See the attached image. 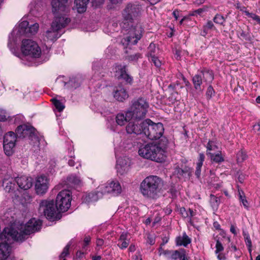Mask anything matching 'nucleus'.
Wrapping results in <instances>:
<instances>
[{"instance_id": "obj_1", "label": "nucleus", "mask_w": 260, "mask_h": 260, "mask_svg": "<svg viewBox=\"0 0 260 260\" xmlns=\"http://www.w3.org/2000/svg\"><path fill=\"white\" fill-rule=\"evenodd\" d=\"M168 139L163 137L158 142H150L140 145L139 155L147 159L157 162L164 161L167 157Z\"/></svg>"}, {"instance_id": "obj_2", "label": "nucleus", "mask_w": 260, "mask_h": 260, "mask_svg": "<svg viewBox=\"0 0 260 260\" xmlns=\"http://www.w3.org/2000/svg\"><path fill=\"white\" fill-rule=\"evenodd\" d=\"M164 185V181L160 177L149 175L141 182L140 191L145 198L155 200L159 198Z\"/></svg>"}, {"instance_id": "obj_3", "label": "nucleus", "mask_w": 260, "mask_h": 260, "mask_svg": "<svg viewBox=\"0 0 260 260\" xmlns=\"http://www.w3.org/2000/svg\"><path fill=\"white\" fill-rule=\"evenodd\" d=\"M149 105L147 100L143 98H139L132 102V105L127 111L128 117L135 120H140L145 117Z\"/></svg>"}, {"instance_id": "obj_4", "label": "nucleus", "mask_w": 260, "mask_h": 260, "mask_svg": "<svg viewBox=\"0 0 260 260\" xmlns=\"http://www.w3.org/2000/svg\"><path fill=\"white\" fill-rule=\"evenodd\" d=\"M143 126V134L149 139L153 140L163 138L164 128L161 123H155L148 118L144 120Z\"/></svg>"}, {"instance_id": "obj_5", "label": "nucleus", "mask_w": 260, "mask_h": 260, "mask_svg": "<svg viewBox=\"0 0 260 260\" xmlns=\"http://www.w3.org/2000/svg\"><path fill=\"white\" fill-rule=\"evenodd\" d=\"M214 79L213 72L208 69L203 68L199 71L192 79V83L194 88L196 90H200L201 86L203 82L207 84L211 83Z\"/></svg>"}, {"instance_id": "obj_6", "label": "nucleus", "mask_w": 260, "mask_h": 260, "mask_svg": "<svg viewBox=\"0 0 260 260\" xmlns=\"http://www.w3.org/2000/svg\"><path fill=\"white\" fill-rule=\"evenodd\" d=\"M128 30V36L121 40L123 44L127 45H136L142 37L143 28L140 24L132 25L131 27H125Z\"/></svg>"}, {"instance_id": "obj_7", "label": "nucleus", "mask_w": 260, "mask_h": 260, "mask_svg": "<svg viewBox=\"0 0 260 260\" xmlns=\"http://www.w3.org/2000/svg\"><path fill=\"white\" fill-rule=\"evenodd\" d=\"M21 50L24 55L34 58L39 57L41 54V50L38 45L29 39L23 40L22 41Z\"/></svg>"}, {"instance_id": "obj_8", "label": "nucleus", "mask_w": 260, "mask_h": 260, "mask_svg": "<svg viewBox=\"0 0 260 260\" xmlns=\"http://www.w3.org/2000/svg\"><path fill=\"white\" fill-rule=\"evenodd\" d=\"M72 192L69 190H63L59 192L56 199V206L57 210L60 212L67 211L71 206Z\"/></svg>"}, {"instance_id": "obj_9", "label": "nucleus", "mask_w": 260, "mask_h": 260, "mask_svg": "<svg viewBox=\"0 0 260 260\" xmlns=\"http://www.w3.org/2000/svg\"><path fill=\"white\" fill-rule=\"evenodd\" d=\"M39 210L43 211L48 219L54 220L56 219L55 215L57 209L53 201H42L40 204Z\"/></svg>"}, {"instance_id": "obj_10", "label": "nucleus", "mask_w": 260, "mask_h": 260, "mask_svg": "<svg viewBox=\"0 0 260 260\" xmlns=\"http://www.w3.org/2000/svg\"><path fill=\"white\" fill-rule=\"evenodd\" d=\"M17 138H24L28 137L31 141L39 142V138L35 133V129L31 126L21 125L16 130Z\"/></svg>"}, {"instance_id": "obj_11", "label": "nucleus", "mask_w": 260, "mask_h": 260, "mask_svg": "<svg viewBox=\"0 0 260 260\" xmlns=\"http://www.w3.org/2000/svg\"><path fill=\"white\" fill-rule=\"evenodd\" d=\"M140 10L141 8L138 5L131 3L127 4L122 14L125 21L124 24L129 22L132 23L133 20L139 16Z\"/></svg>"}, {"instance_id": "obj_12", "label": "nucleus", "mask_w": 260, "mask_h": 260, "mask_svg": "<svg viewBox=\"0 0 260 260\" xmlns=\"http://www.w3.org/2000/svg\"><path fill=\"white\" fill-rule=\"evenodd\" d=\"M49 185V180L45 175H41L36 179L35 188L37 194L43 195L48 190Z\"/></svg>"}, {"instance_id": "obj_13", "label": "nucleus", "mask_w": 260, "mask_h": 260, "mask_svg": "<svg viewBox=\"0 0 260 260\" xmlns=\"http://www.w3.org/2000/svg\"><path fill=\"white\" fill-rule=\"evenodd\" d=\"M144 124V120L140 121L136 120L129 121L125 127L126 132L130 135H138L142 134H143Z\"/></svg>"}, {"instance_id": "obj_14", "label": "nucleus", "mask_w": 260, "mask_h": 260, "mask_svg": "<svg viewBox=\"0 0 260 260\" xmlns=\"http://www.w3.org/2000/svg\"><path fill=\"white\" fill-rule=\"evenodd\" d=\"M52 12L54 14L68 13L70 11L68 0H52Z\"/></svg>"}, {"instance_id": "obj_15", "label": "nucleus", "mask_w": 260, "mask_h": 260, "mask_svg": "<svg viewBox=\"0 0 260 260\" xmlns=\"http://www.w3.org/2000/svg\"><path fill=\"white\" fill-rule=\"evenodd\" d=\"M63 16H56L52 23V27L56 30H60L65 27L70 22V19L66 15L67 13H64Z\"/></svg>"}, {"instance_id": "obj_16", "label": "nucleus", "mask_w": 260, "mask_h": 260, "mask_svg": "<svg viewBox=\"0 0 260 260\" xmlns=\"http://www.w3.org/2000/svg\"><path fill=\"white\" fill-rule=\"evenodd\" d=\"M121 185L118 181L112 180L108 182L105 186V192L111 193L113 196H117L121 192Z\"/></svg>"}, {"instance_id": "obj_17", "label": "nucleus", "mask_w": 260, "mask_h": 260, "mask_svg": "<svg viewBox=\"0 0 260 260\" xmlns=\"http://www.w3.org/2000/svg\"><path fill=\"white\" fill-rule=\"evenodd\" d=\"M129 166V160L126 157L119 158L117 160L116 168L117 172L120 175L126 173L128 171Z\"/></svg>"}, {"instance_id": "obj_18", "label": "nucleus", "mask_w": 260, "mask_h": 260, "mask_svg": "<svg viewBox=\"0 0 260 260\" xmlns=\"http://www.w3.org/2000/svg\"><path fill=\"white\" fill-rule=\"evenodd\" d=\"M15 179L18 186L24 190L30 188L32 185V179L30 177L22 176L16 178Z\"/></svg>"}, {"instance_id": "obj_19", "label": "nucleus", "mask_w": 260, "mask_h": 260, "mask_svg": "<svg viewBox=\"0 0 260 260\" xmlns=\"http://www.w3.org/2000/svg\"><path fill=\"white\" fill-rule=\"evenodd\" d=\"M113 96L117 101L123 102L128 98V94L123 86H118L114 90Z\"/></svg>"}, {"instance_id": "obj_20", "label": "nucleus", "mask_w": 260, "mask_h": 260, "mask_svg": "<svg viewBox=\"0 0 260 260\" xmlns=\"http://www.w3.org/2000/svg\"><path fill=\"white\" fill-rule=\"evenodd\" d=\"M11 248L6 243H0V260H5L10 255Z\"/></svg>"}, {"instance_id": "obj_21", "label": "nucleus", "mask_w": 260, "mask_h": 260, "mask_svg": "<svg viewBox=\"0 0 260 260\" xmlns=\"http://www.w3.org/2000/svg\"><path fill=\"white\" fill-rule=\"evenodd\" d=\"M16 179H5L3 181V185L6 192H14L15 189L17 188L16 185Z\"/></svg>"}, {"instance_id": "obj_22", "label": "nucleus", "mask_w": 260, "mask_h": 260, "mask_svg": "<svg viewBox=\"0 0 260 260\" xmlns=\"http://www.w3.org/2000/svg\"><path fill=\"white\" fill-rule=\"evenodd\" d=\"M82 181L80 177L76 175H70L67 178L66 184L69 187H74L80 185Z\"/></svg>"}, {"instance_id": "obj_23", "label": "nucleus", "mask_w": 260, "mask_h": 260, "mask_svg": "<svg viewBox=\"0 0 260 260\" xmlns=\"http://www.w3.org/2000/svg\"><path fill=\"white\" fill-rule=\"evenodd\" d=\"M176 245L177 246H183L186 247L191 242V239L186 235L185 233H183L182 236H179L176 237Z\"/></svg>"}, {"instance_id": "obj_24", "label": "nucleus", "mask_w": 260, "mask_h": 260, "mask_svg": "<svg viewBox=\"0 0 260 260\" xmlns=\"http://www.w3.org/2000/svg\"><path fill=\"white\" fill-rule=\"evenodd\" d=\"M131 119H132V117H128L127 116V111L125 113H118L115 117L116 123L120 126L124 125L126 122L129 121Z\"/></svg>"}, {"instance_id": "obj_25", "label": "nucleus", "mask_w": 260, "mask_h": 260, "mask_svg": "<svg viewBox=\"0 0 260 260\" xmlns=\"http://www.w3.org/2000/svg\"><path fill=\"white\" fill-rule=\"evenodd\" d=\"M127 71L126 65L116 63L114 66L115 76H117L119 80L121 77L123 76V75L127 73Z\"/></svg>"}, {"instance_id": "obj_26", "label": "nucleus", "mask_w": 260, "mask_h": 260, "mask_svg": "<svg viewBox=\"0 0 260 260\" xmlns=\"http://www.w3.org/2000/svg\"><path fill=\"white\" fill-rule=\"evenodd\" d=\"M89 0H75L76 9L79 13H82L86 10L87 5Z\"/></svg>"}, {"instance_id": "obj_27", "label": "nucleus", "mask_w": 260, "mask_h": 260, "mask_svg": "<svg viewBox=\"0 0 260 260\" xmlns=\"http://www.w3.org/2000/svg\"><path fill=\"white\" fill-rule=\"evenodd\" d=\"M59 30H56L53 29L52 26L50 30H48L46 32V37L48 40L54 41L58 39L60 35L58 36V31Z\"/></svg>"}, {"instance_id": "obj_28", "label": "nucleus", "mask_w": 260, "mask_h": 260, "mask_svg": "<svg viewBox=\"0 0 260 260\" xmlns=\"http://www.w3.org/2000/svg\"><path fill=\"white\" fill-rule=\"evenodd\" d=\"M16 133L13 132H9L4 137V143H16L17 139Z\"/></svg>"}, {"instance_id": "obj_29", "label": "nucleus", "mask_w": 260, "mask_h": 260, "mask_svg": "<svg viewBox=\"0 0 260 260\" xmlns=\"http://www.w3.org/2000/svg\"><path fill=\"white\" fill-rule=\"evenodd\" d=\"M240 10L244 13L247 17L252 18L253 20H255L257 24L260 25V17L259 16L254 13H249L246 10V8L245 7L240 8Z\"/></svg>"}, {"instance_id": "obj_30", "label": "nucleus", "mask_w": 260, "mask_h": 260, "mask_svg": "<svg viewBox=\"0 0 260 260\" xmlns=\"http://www.w3.org/2000/svg\"><path fill=\"white\" fill-rule=\"evenodd\" d=\"M4 150L5 154L8 156L11 155L14 152V148L15 146V143H3Z\"/></svg>"}, {"instance_id": "obj_31", "label": "nucleus", "mask_w": 260, "mask_h": 260, "mask_svg": "<svg viewBox=\"0 0 260 260\" xmlns=\"http://www.w3.org/2000/svg\"><path fill=\"white\" fill-rule=\"evenodd\" d=\"M208 154L211 160L214 162L220 163L224 161V158L222 156L221 151H219L217 154H214L212 152H209Z\"/></svg>"}, {"instance_id": "obj_32", "label": "nucleus", "mask_w": 260, "mask_h": 260, "mask_svg": "<svg viewBox=\"0 0 260 260\" xmlns=\"http://www.w3.org/2000/svg\"><path fill=\"white\" fill-rule=\"evenodd\" d=\"M175 172L179 178L185 176L186 175L189 176L190 174L189 168L186 167L183 169L180 168H177Z\"/></svg>"}, {"instance_id": "obj_33", "label": "nucleus", "mask_w": 260, "mask_h": 260, "mask_svg": "<svg viewBox=\"0 0 260 260\" xmlns=\"http://www.w3.org/2000/svg\"><path fill=\"white\" fill-rule=\"evenodd\" d=\"M213 20L216 24L224 26V22H225L226 19L222 15L216 14L214 17Z\"/></svg>"}, {"instance_id": "obj_34", "label": "nucleus", "mask_w": 260, "mask_h": 260, "mask_svg": "<svg viewBox=\"0 0 260 260\" xmlns=\"http://www.w3.org/2000/svg\"><path fill=\"white\" fill-rule=\"evenodd\" d=\"M84 201L86 203L96 201L98 200L97 193L96 192H90L84 197Z\"/></svg>"}, {"instance_id": "obj_35", "label": "nucleus", "mask_w": 260, "mask_h": 260, "mask_svg": "<svg viewBox=\"0 0 260 260\" xmlns=\"http://www.w3.org/2000/svg\"><path fill=\"white\" fill-rule=\"evenodd\" d=\"M156 47L155 44L151 43L147 48V56L152 57L156 55Z\"/></svg>"}, {"instance_id": "obj_36", "label": "nucleus", "mask_w": 260, "mask_h": 260, "mask_svg": "<svg viewBox=\"0 0 260 260\" xmlns=\"http://www.w3.org/2000/svg\"><path fill=\"white\" fill-rule=\"evenodd\" d=\"M206 148L207 154L209 155V152H211L212 151H216L218 149V147L214 141L210 140L207 144Z\"/></svg>"}, {"instance_id": "obj_37", "label": "nucleus", "mask_w": 260, "mask_h": 260, "mask_svg": "<svg viewBox=\"0 0 260 260\" xmlns=\"http://www.w3.org/2000/svg\"><path fill=\"white\" fill-rule=\"evenodd\" d=\"M142 55L140 53H136L134 54L128 55L126 56V59L131 62H137L139 58H142Z\"/></svg>"}, {"instance_id": "obj_38", "label": "nucleus", "mask_w": 260, "mask_h": 260, "mask_svg": "<svg viewBox=\"0 0 260 260\" xmlns=\"http://www.w3.org/2000/svg\"><path fill=\"white\" fill-rule=\"evenodd\" d=\"M51 101L58 111L61 112L64 109V106L60 101L55 99H52Z\"/></svg>"}, {"instance_id": "obj_39", "label": "nucleus", "mask_w": 260, "mask_h": 260, "mask_svg": "<svg viewBox=\"0 0 260 260\" xmlns=\"http://www.w3.org/2000/svg\"><path fill=\"white\" fill-rule=\"evenodd\" d=\"M247 157V155L246 153L241 150L237 154V161L238 163L242 162Z\"/></svg>"}, {"instance_id": "obj_40", "label": "nucleus", "mask_w": 260, "mask_h": 260, "mask_svg": "<svg viewBox=\"0 0 260 260\" xmlns=\"http://www.w3.org/2000/svg\"><path fill=\"white\" fill-rule=\"evenodd\" d=\"M210 202L213 208H217L219 204L220 200L215 196L211 194L210 195Z\"/></svg>"}, {"instance_id": "obj_41", "label": "nucleus", "mask_w": 260, "mask_h": 260, "mask_svg": "<svg viewBox=\"0 0 260 260\" xmlns=\"http://www.w3.org/2000/svg\"><path fill=\"white\" fill-rule=\"evenodd\" d=\"M70 247V245L68 244L63 248L62 252H61L59 256V260H66L65 257L69 254V250Z\"/></svg>"}, {"instance_id": "obj_42", "label": "nucleus", "mask_w": 260, "mask_h": 260, "mask_svg": "<svg viewBox=\"0 0 260 260\" xmlns=\"http://www.w3.org/2000/svg\"><path fill=\"white\" fill-rule=\"evenodd\" d=\"M120 79L123 80L126 83L132 84L133 82V78L127 73L125 74L123 76L120 78Z\"/></svg>"}, {"instance_id": "obj_43", "label": "nucleus", "mask_w": 260, "mask_h": 260, "mask_svg": "<svg viewBox=\"0 0 260 260\" xmlns=\"http://www.w3.org/2000/svg\"><path fill=\"white\" fill-rule=\"evenodd\" d=\"M39 29V24L37 23H36L31 25H30V27L28 28V31L29 32L31 35H35L36 34L38 30Z\"/></svg>"}, {"instance_id": "obj_44", "label": "nucleus", "mask_w": 260, "mask_h": 260, "mask_svg": "<svg viewBox=\"0 0 260 260\" xmlns=\"http://www.w3.org/2000/svg\"><path fill=\"white\" fill-rule=\"evenodd\" d=\"M215 94V91L211 85H209L206 91V96L208 99H210Z\"/></svg>"}, {"instance_id": "obj_45", "label": "nucleus", "mask_w": 260, "mask_h": 260, "mask_svg": "<svg viewBox=\"0 0 260 260\" xmlns=\"http://www.w3.org/2000/svg\"><path fill=\"white\" fill-rule=\"evenodd\" d=\"M188 217H187V218L189 219L188 221L191 224H192L193 221H192V218L196 215V211H194L192 209L188 208Z\"/></svg>"}, {"instance_id": "obj_46", "label": "nucleus", "mask_w": 260, "mask_h": 260, "mask_svg": "<svg viewBox=\"0 0 260 260\" xmlns=\"http://www.w3.org/2000/svg\"><path fill=\"white\" fill-rule=\"evenodd\" d=\"M180 254L181 253L179 251L173 250L171 256H170V259L177 260L179 258Z\"/></svg>"}, {"instance_id": "obj_47", "label": "nucleus", "mask_w": 260, "mask_h": 260, "mask_svg": "<svg viewBox=\"0 0 260 260\" xmlns=\"http://www.w3.org/2000/svg\"><path fill=\"white\" fill-rule=\"evenodd\" d=\"M151 59V61L152 62L154 66L157 68L160 67L161 65V62L160 60L155 55L150 57Z\"/></svg>"}, {"instance_id": "obj_48", "label": "nucleus", "mask_w": 260, "mask_h": 260, "mask_svg": "<svg viewBox=\"0 0 260 260\" xmlns=\"http://www.w3.org/2000/svg\"><path fill=\"white\" fill-rule=\"evenodd\" d=\"M215 248H216V250H215L216 253H218L223 251L224 249L222 244L219 241V240H216Z\"/></svg>"}, {"instance_id": "obj_49", "label": "nucleus", "mask_w": 260, "mask_h": 260, "mask_svg": "<svg viewBox=\"0 0 260 260\" xmlns=\"http://www.w3.org/2000/svg\"><path fill=\"white\" fill-rule=\"evenodd\" d=\"M239 37L245 39L246 41H250V40L249 35L242 30L239 32Z\"/></svg>"}, {"instance_id": "obj_50", "label": "nucleus", "mask_w": 260, "mask_h": 260, "mask_svg": "<svg viewBox=\"0 0 260 260\" xmlns=\"http://www.w3.org/2000/svg\"><path fill=\"white\" fill-rule=\"evenodd\" d=\"M239 199L240 201L242 203L244 207L245 208L248 209V201H247V200L246 199L245 196H240V197L239 198Z\"/></svg>"}, {"instance_id": "obj_51", "label": "nucleus", "mask_w": 260, "mask_h": 260, "mask_svg": "<svg viewBox=\"0 0 260 260\" xmlns=\"http://www.w3.org/2000/svg\"><path fill=\"white\" fill-rule=\"evenodd\" d=\"M253 130L254 133L260 136V121L253 126Z\"/></svg>"}, {"instance_id": "obj_52", "label": "nucleus", "mask_w": 260, "mask_h": 260, "mask_svg": "<svg viewBox=\"0 0 260 260\" xmlns=\"http://www.w3.org/2000/svg\"><path fill=\"white\" fill-rule=\"evenodd\" d=\"M203 27L209 29H212L214 27V25L211 20H208L206 23L203 26Z\"/></svg>"}, {"instance_id": "obj_53", "label": "nucleus", "mask_w": 260, "mask_h": 260, "mask_svg": "<svg viewBox=\"0 0 260 260\" xmlns=\"http://www.w3.org/2000/svg\"><path fill=\"white\" fill-rule=\"evenodd\" d=\"M180 213L181 214L182 217L183 218H187L188 217V209L186 210L185 208L182 207L180 208L179 210Z\"/></svg>"}, {"instance_id": "obj_54", "label": "nucleus", "mask_w": 260, "mask_h": 260, "mask_svg": "<svg viewBox=\"0 0 260 260\" xmlns=\"http://www.w3.org/2000/svg\"><path fill=\"white\" fill-rule=\"evenodd\" d=\"M245 241L247 246L248 247L249 250H250L252 246V242L249 235H247L246 237H245Z\"/></svg>"}, {"instance_id": "obj_55", "label": "nucleus", "mask_w": 260, "mask_h": 260, "mask_svg": "<svg viewBox=\"0 0 260 260\" xmlns=\"http://www.w3.org/2000/svg\"><path fill=\"white\" fill-rule=\"evenodd\" d=\"M203 165L197 164L196 170L195 175L198 178H199L201 173V168Z\"/></svg>"}, {"instance_id": "obj_56", "label": "nucleus", "mask_w": 260, "mask_h": 260, "mask_svg": "<svg viewBox=\"0 0 260 260\" xmlns=\"http://www.w3.org/2000/svg\"><path fill=\"white\" fill-rule=\"evenodd\" d=\"M127 238V233L123 232L120 235L118 241H121V242L129 241V240H128Z\"/></svg>"}, {"instance_id": "obj_57", "label": "nucleus", "mask_w": 260, "mask_h": 260, "mask_svg": "<svg viewBox=\"0 0 260 260\" xmlns=\"http://www.w3.org/2000/svg\"><path fill=\"white\" fill-rule=\"evenodd\" d=\"M28 25V22L27 21H23L21 22L19 24V26L21 28H23L25 32H27L26 30L27 26Z\"/></svg>"}, {"instance_id": "obj_58", "label": "nucleus", "mask_w": 260, "mask_h": 260, "mask_svg": "<svg viewBox=\"0 0 260 260\" xmlns=\"http://www.w3.org/2000/svg\"><path fill=\"white\" fill-rule=\"evenodd\" d=\"M129 241H123L122 242V243L119 245V244H118V246L121 249H125L126 248L128 245H129Z\"/></svg>"}, {"instance_id": "obj_59", "label": "nucleus", "mask_w": 260, "mask_h": 260, "mask_svg": "<svg viewBox=\"0 0 260 260\" xmlns=\"http://www.w3.org/2000/svg\"><path fill=\"white\" fill-rule=\"evenodd\" d=\"M204 160H205L204 154L203 153H200L197 164L203 165Z\"/></svg>"}, {"instance_id": "obj_60", "label": "nucleus", "mask_w": 260, "mask_h": 260, "mask_svg": "<svg viewBox=\"0 0 260 260\" xmlns=\"http://www.w3.org/2000/svg\"><path fill=\"white\" fill-rule=\"evenodd\" d=\"M91 240V238L89 236H86L84 239V245L83 246V248L85 247L89 244Z\"/></svg>"}, {"instance_id": "obj_61", "label": "nucleus", "mask_w": 260, "mask_h": 260, "mask_svg": "<svg viewBox=\"0 0 260 260\" xmlns=\"http://www.w3.org/2000/svg\"><path fill=\"white\" fill-rule=\"evenodd\" d=\"M104 244V241L101 238H97L96 240V245L97 247H101Z\"/></svg>"}, {"instance_id": "obj_62", "label": "nucleus", "mask_w": 260, "mask_h": 260, "mask_svg": "<svg viewBox=\"0 0 260 260\" xmlns=\"http://www.w3.org/2000/svg\"><path fill=\"white\" fill-rule=\"evenodd\" d=\"M147 242L150 245H153L155 243V239L153 238V237L151 236L150 235H149L147 237Z\"/></svg>"}, {"instance_id": "obj_63", "label": "nucleus", "mask_w": 260, "mask_h": 260, "mask_svg": "<svg viewBox=\"0 0 260 260\" xmlns=\"http://www.w3.org/2000/svg\"><path fill=\"white\" fill-rule=\"evenodd\" d=\"M173 250H166L164 251V255L168 259H170V256H171V253Z\"/></svg>"}, {"instance_id": "obj_64", "label": "nucleus", "mask_w": 260, "mask_h": 260, "mask_svg": "<svg viewBox=\"0 0 260 260\" xmlns=\"http://www.w3.org/2000/svg\"><path fill=\"white\" fill-rule=\"evenodd\" d=\"M180 11L176 9L173 12V15L174 17L175 18V20H177L179 16Z\"/></svg>"}]
</instances>
